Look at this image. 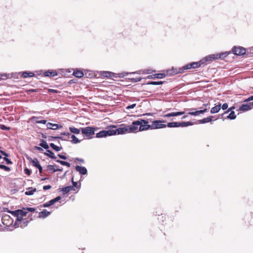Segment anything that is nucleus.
Returning a JSON list of instances; mask_svg holds the SVG:
<instances>
[{"mask_svg":"<svg viewBox=\"0 0 253 253\" xmlns=\"http://www.w3.org/2000/svg\"><path fill=\"white\" fill-rule=\"evenodd\" d=\"M175 71H174V72L175 73V74H181V73H183L184 72L185 70H186L187 69H185L184 68V66L182 67H179L178 68H176L175 69Z\"/></svg>","mask_w":253,"mask_h":253,"instance_id":"30","label":"nucleus"},{"mask_svg":"<svg viewBox=\"0 0 253 253\" xmlns=\"http://www.w3.org/2000/svg\"><path fill=\"white\" fill-rule=\"evenodd\" d=\"M27 211L25 208H23L22 210H18L13 211V214L17 217L15 223L16 225L17 221H21L23 216H26Z\"/></svg>","mask_w":253,"mask_h":253,"instance_id":"2","label":"nucleus"},{"mask_svg":"<svg viewBox=\"0 0 253 253\" xmlns=\"http://www.w3.org/2000/svg\"><path fill=\"white\" fill-rule=\"evenodd\" d=\"M46 126L47 128L48 129H51L53 130H56L59 127H62L61 126H59L58 124H52L51 123H48L46 124Z\"/></svg>","mask_w":253,"mask_h":253,"instance_id":"16","label":"nucleus"},{"mask_svg":"<svg viewBox=\"0 0 253 253\" xmlns=\"http://www.w3.org/2000/svg\"><path fill=\"white\" fill-rule=\"evenodd\" d=\"M51 186L49 185H45L43 187V189L44 190L50 189Z\"/></svg>","mask_w":253,"mask_h":253,"instance_id":"50","label":"nucleus"},{"mask_svg":"<svg viewBox=\"0 0 253 253\" xmlns=\"http://www.w3.org/2000/svg\"><path fill=\"white\" fill-rule=\"evenodd\" d=\"M0 128L2 130H9L10 128L9 127H7L5 125H0Z\"/></svg>","mask_w":253,"mask_h":253,"instance_id":"43","label":"nucleus"},{"mask_svg":"<svg viewBox=\"0 0 253 253\" xmlns=\"http://www.w3.org/2000/svg\"><path fill=\"white\" fill-rule=\"evenodd\" d=\"M49 202L50 204L51 205H53L54 204H55L56 203L54 199L51 200Z\"/></svg>","mask_w":253,"mask_h":253,"instance_id":"59","label":"nucleus"},{"mask_svg":"<svg viewBox=\"0 0 253 253\" xmlns=\"http://www.w3.org/2000/svg\"><path fill=\"white\" fill-rule=\"evenodd\" d=\"M35 149L39 151H42L43 149L40 147L36 146Z\"/></svg>","mask_w":253,"mask_h":253,"instance_id":"61","label":"nucleus"},{"mask_svg":"<svg viewBox=\"0 0 253 253\" xmlns=\"http://www.w3.org/2000/svg\"><path fill=\"white\" fill-rule=\"evenodd\" d=\"M18 222H19V223L18 224V226H20L21 227H23L26 226L27 225L28 221H27L26 219L23 220L22 219L21 221H18Z\"/></svg>","mask_w":253,"mask_h":253,"instance_id":"36","label":"nucleus"},{"mask_svg":"<svg viewBox=\"0 0 253 253\" xmlns=\"http://www.w3.org/2000/svg\"><path fill=\"white\" fill-rule=\"evenodd\" d=\"M47 169L49 170H53L54 172L62 170V169H59L57 166L48 165Z\"/></svg>","mask_w":253,"mask_h":253,"instance_id":"22","label":"nucleus"},{"mask_svg":"<svg viewBox=\"0 0 253 253\" xmlns=\"http://www.w3.org/2000/svg\"><path fill=\"white\" fill-rule=\"evenodd\" d=\"M232 51L234 54L237 55H243L246 53L245 48L241 46H234L232 49Z\"/></svg>","mask_w":253,"mask_h":253,"instance_id":"9","label":"nucleus"},{"mask_svg":"<svg viewBox=\"0 0 253 253\" xmlns=\"http://www.w3.org/2000/svg\"><path fill=\"white\" fill-rule=\"evenodd\" d=\"M54 199H55V202H56L61 199V197L58 196V197H56L55 198H54Z\"/></svg>","mask_w":253,"mask_h":253,"instance_id":"62","label":"nucleus"},{"mask_svg":"<svg viewBox=\"0 0 253 253\" xmlns=\"http://www.w3.org/2000/svg\"><path fill=\"white\" fill-rule=\"evenodd\" d=\"M54 139H60L62 140H68L69 138H68V137L67 136H65V137H63V136H55V137H52Z\"/></svg>","mask_w":253,"mask_h":253,"instance_id":"41","label":"nucleus"},{"mask_svg":"<svg viewBox=\"0 0 253 253\" xmlns=\"http://www.w3.org/2000/svg\"><path fill=\"white\" fill-rule=\"evenodd\" d=\"M221 109V104L219 103L215 106L212 107L211 110V114H214L218 112Z\"/></svg>","mask_w":253,"mask_h":253,"instance_id":"19","label":"nucleus"},{"mask_svg":"<svg viewBox=\"0 0 253 253\" xmlns=\"http://www.w3.org/2000/svg\"><path fill=\"white\" fill-rule=\"evenodd\" d=\"M163 82L162 81L159 82H150L147 83L148 84H152V85H160L163 84Z\"/></svg>","mask_w":253,"mask_h":253,"instance_id":"39","label":"nucleus"},{"mask_svg":"<svg viewBox=\"0 0 253 253\" xmlns=\"http://www.w3.org/2000/svg\"><path fill=\"white\" fill-rule=\"evenodd\" d=\"M56 162L57 163H60L62 165L66 166L68 167V168H69L70 167V164L67 162L63 161H61V160H56Z\"/></svg>","mask_w":253,"mask_h":253,"instance_id":"38","label":"nucleus"},{"mask_svg":"<svg viewBox=\"0 0 253 253\" xmlns=\"http://www.w3.org/2000/svg\"><path fill=\"white\" fill-rule=\"evenodd\" d=\"M196 109L195 108H191L190 109H185V111H184V112L185 113L187 111L189 110L190 111H189L187 113V114L194 116H197L199 115L200 114H203L208 111L207 109H204L203 110H197V111H196Z\"/></svg>","mask_w":253,"mask_h":253,"instance_id":"6","label":"nucleus"},{"mask_svg":"<svg viewBox=\"0 0 253 253\" xmlns=\"http://www.w3.org/2000/svg\"><path fill=\"white\" fill-rule=\"evenodd\" d=\"M212 116H210L198 121L199 124H205L210 122L212 121Z\"/></svg>","mask_w":253,"mask_h":253,"instance_id":"25","label":"nucleus"},{"mask_svg":"<svg viewBox=\"0 0 253 253\" xmlns=\"http://www.w3.org/2000/svg\"><path fill=\"white\" fill-rule=\"evenodd\" d=\"M44 75L46 77H55L57 75L55 71H47L44 73Z\"/></svg>","mask_w":253,"mask_h":253,"instance_id":"18","label":"nucleus"},{"mask_svg":"<svg viewBox=\"0 0 253 253\" xmlns=\"http://www.w3.org/2000/svg\"><path fill=\"white\" fill-rule=\"evenodd\" d=\"M230 53V51H225L220 53H216V55H218V56H219V57H218V59H223L225 57L227 56Z\"/></svg>","mask_w":253,"mask_h":253,"instance_id":"20","label":"nucleus"},{"mask_svg":"<svg viewBox=\"0 0 253 253\" xmlns=\"http://www.w3.org/2000/svg\"><path fill=\"white\" fill-rule=\"evenodd\" d=\"M22 76L23 78H26L27 77H34L35 74L32 72L25 71L22 73Z\"/></svg>","mask_w":253,"mask_h":253,"instance_id":"23","label":"nucleus"},{"mask_svg":"<svg viewBox=\"0 0 253 253\" xmlns=\"http://www.w3.org/2000/svg\"><path fill=\"white\" fill-rule=\"evenodd\" d=\"M129 73L127 72H124L122 73L121 74H120L119 77H124L126 76Z\"/></svg>","mask_w":253,"mask_h":253,"instance_id":"52","label":"nucleus"},{"mask_svg":"<svg viewBox=\"0 0 253 253\" xmlns=\"http://www.w3.org/2000/svg\"><path fill=\"white\" fill-rule=\"evenodd\" d=\"M82 132L86 137L90 138V136L94 134V128L93 127L87 126L81 128Z\"/></svg>","mask_w":253,"mask_h":253,"instance_id":"4","label":"nucleus"},{"mask_svg":"<svg viewBox=\"0 0 253 253\" xmlns=\"http://www.w3.org/2000/svg\"><path fill=\"white\" fill-rule=\"evenodd\" d=\"M154 76H155V77L156 78L163 79V78H164L165 77V74H162V73H159V74H155Z\"/></svg>","mask_w":253,"mask_h":253,"instance_id":"40","label":"nucleus"},{"mask_svg":"<svg viewBox=\"0 0 253 253\" xmlns=\"http://www.w3.org/2000/svg\"><path fill=\"white\" fill-rule=\"evenodd\" d=\"M0 168L7 171H9L10 170V168L8 167H7L3 165H0Z\"/></svg>","mask_w":253,"mask_h":253,"instance_id":"42","label":"nucleus"},{"mask_svg":"<svg viewBox=\"0 0 253 253\" xmlns=\"http://www.w3.org/2000/svg\"><path fill=\"white\" fill-rule=\"evenodd\" d=\"M50 214V212L44 210L42 211H41L39 213V217L40 218H45L47 217Z\"/></svg>","mask_w":253,"mask_h":253,"instance_id":"17","label":"nucleus"},{"mask_svg":"<svg viewBox=\"0 0 253 253\" xmlns=\"http://www.w3.org/2000/svg\"><path fill=\"white\" fill-rule=\"evenodd\" d=\"M58 156L61 159H63V160H66L67 159V157L64 156V155H61V154H58Z\"/></svg>","mask_w":253,"mask_h":253,"instance_id":"53","label":"nucleus"},{"mask_svg":"<svg viewBox=\"0 0 253 253\" xmlns=\"http://www.w3.org/2000/svg\"><path fill=\"white\" fill-rule=\"evenodd\" d=\"M249 104L251 106H252V109L253 108V101L252 102L249 103Z\"/></svg>","mask_w":253,"mask_h":253,"instance_id":"64","label":"nucleus"},{"mask_svg":"<svg viewBox=\"0 0 253 253\" xmlns=\"http://www.w3.org/2000/svg\"><path fill=\"white\" fill-rule=\"evenodd\" d=\"M46 151H47V153H44V154L46 156H48L49 157H50L51 159H56V157L54 156V154L53 152H52L51 151H50L49 150H47Z\"/></svg>","mask_w":253,"mask_h":253,"instance_id":"28","label":"nucleus"},{"mask_svg":"<svg viewBox=\"0 0 253 253\" xmlns=\"http://www.w3.org/2000/svg\"><path fill=\"white\" fill-rule=\"evenodd\" d=\"M50 206H51V205L50 204L49 202L45 203L43 204V207H44V208L48 207H49Z\"/></svg>","mask_w":253,"mask_h":253,"instance_id":"54","label":"nucleus"},{"mask_svg":"<svg viewBox=\"0 0 253 253\" xmlns=\"http://www.w3.org/2000/svg\"><path fill=\"white\" fill-rule=\"evenodd\" d=\"M61 190L64 192V194H67L69 192L73 190L75 191V189H74V186H68L65 187H63Z\"/></svg>","mask_w":253,"mask_h":253,"instance_id":"21","label":"nucleus"},{"mask_svg":"<svg viewBox=\"0 0 253 253\" xmlns=\"http://www.w3.org/2000/svg\"><path fill=\"white\" fill-rule=\"evenodd\" d=\"M163 123H164V121H154L152 122L151 125H150V128L151 129L165 128L167 126V125L163 124Z\"/></svg>","mask_w":253,"mask_h":253,"instance_id":"5","label":"nucleus"},{"mask_svg":"<svg viewBox=\"0 0 253 253\" xmlns=\"http://www.w3.org/2000/svg\"><path fill=\"white\" fill-rule=\"evenodd\" d=\"M41 117H33L31 119L32 120H34L36 124H45L46 123V121H45V120H41V121L37 120V119H39Z\"/></svg>","mask_w":253,"mask_h":253,"instance_id":"27","label":"nucleus"},{"mask_svg":"<svg viewBox=\"0 0 253 253\" xmlns=\"http://www.w3.org/2000/svg\"><path fill=\"white\" fill-rule=\"evenodd\" d=\"M228 104H227V103H224V104L222 105V109L223 110H224L227 109V108H228Z\"/></svg>","mask_w":253,"mask_h":253,"instance_id":"51","label":"nucleus"},{"mask_svg":"<svg viewBox=\"0 0 253 253\" xmlns=\"http://www.w3.org/2000/svg\"><path fill=\"white\" fill-rule=\"evenodd\" d=\"M4 160L6 162V164L9 165V164H12V162L11 161L7 158V157H4L3 158Z\"/></svg>","mask_w":253,"mask_h":253,"instance_id":"47","label":"nucleus"},{"mask_svg":"<svg viewBox=\"0 0 253 253\" xmlns=\"http://www.w3.org/2000/svg\"><path fill=\"white\" fill-rule=\"evenodd\" d=\"M218 56V55H217L216 54H213L209 55L208 56H206L202 60H201V62L203 64H205L207 62H211L213 60L218 59V57H219Z\"/></svg>","mask_w":253,"mask_h":253,"instance_id":"7","label":"nucleus"},{"mask_svg":"<svg viewBox=\"0 0 253 253\" xmlns=\"http://www.w3.org/2000/svg\"><path fill=\"white\" fill-rule=\"evenodd\" d=\"M72 183H73L72 186H74V188L77 186V182L73 181V178H72Z\"/></svg>","mask_w":253,"mask_h":253,"instance_id":"57","label":"nucleus"},{"mask_svg":"<svg viewBox=\"0 0 253 253\" xmlns=\"http://www.w3.org/2000/svg\"><path fill=\"white\" fill-rule=\"evenodd\" d=\"M136 106V104L134 103V104H132L130 105H128L126 107V110H129V109H133Z\"/></svg>","mask_w":253,"mask_h":253,"instance_id":"44","label":"nucleus"},{"mask_svg":"<svg viewBox=\"0 0 253 253\" xmlns=\"http://www.w3.org/2000/svg\"><path fill=\"white\" fill-rule=\"evenodd\" d=\"M25 209H26L27 212L28 211L33 212H34L35 211V209L34 208H25Z\"/></svg>","mask_w":253,"mask_h":253,"instance_id":"45","label":"nucleus"},{"mask_svg":"<svg viewBox=\"0 0 253 253\" xmlns=\"http://www.w3.org/2000/svg\"><path fill=\"white\" fill-rule=\"evenodd\" d=\"M252 109V106L248 104H242L239 109V110L242 112L247 111Z\"/></svg>","mask_w":253,"mask_h":253,"instance_id":"14","label":"nucleus"},{"mask_svg":"<svg viewBox=\"0 0 253 253\" xmlns=\"http://www.w3.org/2000/svg\"><path fill=\"white\" fill-rule=\"evenodd\" d=\"M70 138L72 139L71 141L74 144L78 143L81 141V140L77 138L74 134L71 135Z\"/></svg>","mask_w":253,"mask_h":253,"instance_id":"32","label":"nucleus"},{"mask_svg":"<svg viewBox=\"0 0 253 253\" xmlns=\"http://www.w3.org/2000/svg\"><path fill=\"white\" fill-rule=\"evenodd\" d=\"M50 146L56 152L60 151L62 149L61 147H58L52 143L50 144Z\"/></svg>","mask_w":253,"mask_h":253,"instance_id":"33","label":"nucleus"},{"mask_svg":"<svg viewBox=\"0 0 253 253\" xmlns=\"http://www.w3.org/2000/svg\"><path fill=\"white\" fill-rule=\"evenodd\" d=\"M193 125V123L190 122H180V127H186L188 126H192Z\"/></svg>","mask_w":253,"mask_h":253,"instance_id":"34","label":"nucleus"},{"mask_svg":"<svg viewBox=\"0 0 253 253\" xmlns=\"http://www.w3.org/2000/svg\"><path fill=\"white\" fill-rule=\"evenodd\" d=\"M58 90H55V89H49V92H52V93H57L58 92Z\"/></svg>","mask_w":253,"mask_h":253,"instance_id":"60","label":"nucleus"},{"mask_svg":"<svg viewBox=\"0 0 253 253\" xmlns=\"http://www.w3.org/2000/svg\"><path fill=\"white\" fill-rule=\"evenodd\" d=\"M115 134V131L111 128H108L107 130H103L100 131L96 134V137L97 138H101L107 136H111Z\"/></svg>","mask_w":253,"mask_h":253,"instance_id":"3","label":"nucleus"},{"mask_svg":"<svg viewBox=\"0 0 253 253\" xmlns=\"http://www.w3.org/2000/svg\"><path fill=\"white\" fill-rule=\"evenodd\" d=\"M73 75L77 78H81L84 76V73L82 71L76 70L73 73Z\"/></svg>","mask_w":253,"mask_h":253,"instance_id":"24","label":"nucleus"},{"mask_svg":"<svg viewBox=\"0 0 253 253\" xmlns=\"http://www.w3.org/2000/svg\"><path fill=\"white\" fill-rule=\"evenodd\" d=\"M209 108H210V107H209V104L208 103H207V104H204L201 107V109H202V110L203 109H207V107H208Z\"/></svg>","mask_w":253,"mask_h":253,"instance_id":"48","label":"nucleus"},{"mask_svg":"<svg viewBox=\"0 0 253 253\" xmlns=\"http://www.w3.org/2000/svg\"><path fill=\"white\" fill-rule=\"evenodd\" d=\"M115 75V73L109 71H103L101 73V75L106 78L116 77Z\"/></svg>","mask_w":253,"mask_h":253,"instance_id":"15","label":"nucleus"},{"mask_svg":"<svg viewBox=\"0 0 253 253\" xmlns=\"http://www.w3.org/2000/svg\"><path fill=\"white\" fill-rule=\"evenodd\" d=\"M28 160H30V162L32 163L33 166L37 168L39 170L40 173H42V168L41 165L39 164V162L37 158H34V159H32L30 157H27Z\"/></svg>","mask_w":253,"mask_h":253,"instance_id":"11","label":"nucleus"},{"mask_svg":"<svg viewBox=\"0 0 253 253\" xmlns=\"http://www.w3.org/2000/svg\"><path fill=\"white\" fill-rule=\"evenodd\" d=\"M111 128H112L114 131H115V134H122L125 133L126 132H128L127 126L124 127H121L118 128H116V126H111Z\"/></svg>","mask_w":253,"mask_h":253,"instance_id":"8","label":"nucleus"},{"mask_svg":"<svg viewBox=\"0 0 253 253\" xmlns=\"http://www.w3.org/2000/svg\"><path fill=\"white\" fill-rule=\"evenodd\" d=\"M36 189L33 188H29L27 191L25 192V194L26 195H32L34 194V192H36Z\"/></svg>","mask_w":253,"mask_h":253,"instance_id":"31","label":"nucleus"},{"mask_svg":"<svg viewBox=\"0 0 253 253\" xmlns=\"http://www.w3.org/2000/svg\"><path fill=\"white\" fill-rule=\"evenodd\" d=\"M251 100H253V95L251 96V97H250L248 99H246L245 100V102L249 101H251Z\"/></svg>","mask_w":253,"mask_h":253,"instance_id":"58","label":"nucleus"},{"mask_svg":"<svg viewBox=\"0 0 253 253\" xmlns=\"http://www.w3.org/2000/svg\"><path fill=\"white\" fill-rule=\"evenodd\" d=\"M0 152L1 153L2 155L5 156V157L8 156V154L4 151L1 150V151H0Z\"/></svg>","mask_w":253,"mask_h":253,"instance_id":"56","label":"nucleus"},{"mask_svg":"<svg viewBox=\"0 0 253 253\" xmlns=\"http://www.w3.org/2000/svg\"><path fill=\"white\" fill-rule=\"evenodd\" d=\"M203 64L201 62V60L199 62H194L184 65V68L187 70L191 69H195L201 66Z\"/></svg>","mask_w":253,"mask_h":253,"instance_id":"10","label":"nucleus"},{"mask_svg":"<svg viewBox=\"0 0 253 253\" xmlns=\"http://www.w3.org/2000/svg\"><path fill=\"white\" fill-rule=\"evenodd\" d=\"M76 170L81 174H86L87 173V169L84 167L77 166L75 168Z\"/></svg>","mask_w":253,"mask_h":253,"instance_id":"13","label":"nucleus"},{"mask_svg":"<svg viewBox=\"0 0 253 253\" xmlns=\"http://www.w3.org/2000/svg\"><path fill=\"white\" fill-rule=\"evenodd\" d=\"M40 146L46 150L49 148L47 143L43 140H42V142L40 144Z\"/></svg>","mask_w":253,"mask_h":253,"instance_id":"35","label":"nucleus"},{"mask_svg":"<svg viewBox=\"0 0 253 253\" xmlns=\"http://www.w3.org/2000/svg\"><path fill=\"white\" fill-rule=\"evenodd\" d=\"M141 78H136L131 79V80L134 83L139 82L141 81Z\"/></svg>","mask_w":253,"mask_h":253,"instance_id":"46","label":"nucleus"},{"mask_svg":"<svg viewBox=\"0 0 253 253\" xmlns=\"http://www.w3.org/2000/svg\"><path fill=\"white\" fill-rule=\"evenodd\" d=\"M69 130L71 133H73L74 134H79L80 133V129L75 127L72 126L69 127Z\"/></svg>","mask_w":253,"mask_h":253,"instance_id":"29","label":"nucleus"},{"mask_svg":"<svg viewBox=\"0 0 253 253\" xmlns=\"http://www.w3.org/2000/svg\"><path fill=\"white\" fill-rule=\"evenodd\" d=\"M25 173L27 175H30L31 173V171L28 169H24Z\"/></svg>","mask_w":253,"mask_h":253,"instance_id":"55","label":"nucleus"},{"mask_svg":"<svg viewBox=\"0 0 253 253\" xmlns=\"http://www.w3.org/2000/svg\"><path fill=\"white\" fill-rule=\"evenodd\" d=\"M227 118L230 120H234L236 118V116L235 114L234 111H232L230 112L229 115L227 117Z\"/></svg>","mask_w":253,"mask_h":253,"instance_id":"37","label":"nucleus"},{"mask_svg":"<svg viewBox=\"0 0 253 253\" xmlns=\"http://www.w3.org/2000/svg\"><path fill=\"white\" fill-rule=\"evenodd\" d=\"M61 135H64L65 136H67L68 138H70V133L69 132H63L61 133Z\"/></svg>","mask_w":253,"mask_h":253,"instance_id":"49","label":"nucleus"},{"mask_svg":"<svg viewBox=\"0 0 253 253\" xmlns=\"http://www.w3.org/2000/svg\"><path fill=\"white\" fill-rule=\"evenodd\" d=\"M235 108V107L233 106L231 107L229 109H228L226 112H225L224 113H227V112H229L230 111H231L232 110L234 109Z\"/></svg>","mask_w":253,"mask_h":253,"instance_id":"63","label":"nucleus"},{"mask_svg":"<svg viewBox=\"0 0 253 253\" xmlns=\"http://www.w3.org/2000/svg\"><path fill=\"white\" fill-rule=\"evenodd\" d=\"M149 121L147 120L139 119L133 121L130 125L127 126L128 132L133 133L148 130L150 128Z\"/></svg>","mask_w":253,"mask_h":253,"instance_id":"1","label":"nucleus"},{"mask_svg":"<svg viewBox=\"0 0 253 253\" xmlns=\"http://www.w3.org/2000/svg\"><path fill=\"white\" fill-rule=\"evenodd\" d=\"M167 126L169 127H180V122H170L169 123Z\"/></svg>","mask_w":253,"mask_h":253,"instance_id":"26","label":"nucleus"},{"mask_svg":"<svg viewBox=\"0 0 253 253\" xmlns=\"http://www.w3.org/2000/svg\"><path fill=\"white\" fill-rule=\"evenodd\" d=\"M185 114V112H171L163 115V117L164 118H169L171 117H176L178 116H180L181 115H183Z\"/></svg>","mask_w":253,"mask_h":253,"instance_id":"12","label":"nucleus"}]
</instances>
